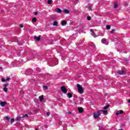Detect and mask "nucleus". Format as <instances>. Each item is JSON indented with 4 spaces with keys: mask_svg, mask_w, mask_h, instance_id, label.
<instances>
[{
    "mask_svg": "<svg viewBox=\"0 0 130 130\" xmlns=\"http://www.w3.org/2000/svg\"><path fill=\"white\" fill-rule=\"evenodd\" d=\"M44 90H47L48 89V86H46V85H44L43 87Z\"/></svg>",
    "mask_w": 130,
    "mask_h": 130,
    "instance_id": "412c9836",
    "label": "nucleus"
},
{
    "mask_svg": "<svg viewBox=\"0 0 130 130\" xmlns=\"http://www.w3.org/2000/svg\"><path fill=\"white\" fill-rule=\"evenodd\" d=\"M63 13H65V14H69L70 11L69 10L65 9L63 10Z\"/></svg>",
    "mask_w": 130,
    "mask_h": 130,
    "instance_id": "9d476101",
    "label": "nucleus"
},
{
    "mask_svg": "<svg viewBox=\"0 0 130 130\" xmlns=\"http://www.w3.org/2000/svg\"><path fill=\"white\" fill-rule=\"evenodd\" d=\"M68 114H72V112H68Z\"/></svg>",
    "mask_w": 130,
    "mask_h": 130,
    "instance_id": "58836bf2",
    "label": "nucleus"
},
{
    "mask_svg": "<svg viewBox=\"0 0 130 130\" xmlns=\"http://www.w3.org/2000/svg\"><path fill=\"white\" fill-rule=\"evenodd\" d=\"M22 118V117L18 116L17 117V118L15 119L16 121H21V119Z\"/></svg>",
    "mask_w": 130,
    "mask_h": 130,
    "instance_id": "1a4fd4ad",
    "label": "nucleus"
},
{
    "mask_svg": "<svg viewBox=\"0 0 130 130\" xmlns=\"http://www.w3.org/2000/svg\"><path fill=\"white\" fill-rule=\"evenodd\" d=\"M9 86V83H6L4 84V87L5 88H7V87H8Z\"/></svg>",
    "mask_w": 130,
    "mask_h": 130,
    "instance_id": "bb28decb",
    "label": "nucleus"
},
{
    "mask_svg": "<svg viewBox=\"0 0 130 130\" xmlns=\"http://www.w3.org/2000/svg\"><path fill=\"white\" fill-rule=\"evenodd\" d=\"M104 113V114H105V115H107V114L108 113V111H106V110H102V111Z\"/></svg>",
    "mask_w": 130,
    "mask_h": 130,
    "instance_id": "2eb2a0df",
    "label": "nucleus"
},
{
    "mask_svg": "<svg viewBox=\"0 0 130 130\" xmlns=\"http://www.w3.org/2000/svg\"><path fill=\"white\" fill-rule=\"evenodd\" d=\"M117 73H118V75H125L126 74V72L122 70H119L117 72Z\"/></svg>",
    "mask_w": 130,
    "mask_h": 130,
    "instance_id": "20e7f679",
    "label": "nucleus"
},
{
    "mask_svg": "<svg viewBox=\"0 0 130 130\" xmlns=\"http://www.w3.org/2000/svg\"><path fill=\"white\" fill-rule=\"evenodd\" d=\"M19 27H20V28H23V27H24V25H23V24H20Z\"/></svg>",
    "mask_w": 130,
    "mask_h": 130,
    "instance_id": "f704fd0d",
    "label": "nucleus"
},
{
    "mask_svg": "<svg viewBox=\"0 0 130 130\" xmlns=\"http://www.w3.org/2000/svg\"><path fill=\"white\" fill-rule=\"evenodd\" d=\"M106 28L107 30H109V29H110V28H111V26L109 25H106Z\"/></svg>",
    "mask_w": 130,
    "mask_h": 130,
    "instance_id": "5701e85b",
    "label": "nucleus"
},
{
    "mask_svg": "<svg viewBox=\"0 0 130 130\" xmlns=\"http://www.w3.org/2000/svg\"><path fill=\"white\" fill-rule=\"evenodd\" d=\"M101 111H102V110H100L98 111L96 113H93V117H94L95 119H97V118H99V116L101 115V113H100L101 112Z\"/></svg>",
    "mask_w": 130,
    "mask_h": 130,
    "instance_id": "f257e3e1",
    "label": "nucleus"
},
{
    "mask_svg": "<svg viewBox=\"0 0 130 130\" xmlns=\"http://www.w3.org/2000/svg\"><path fill=\"white\" fill-rule=\"evenodd\" d=\"M120 114H123V111L122 110H120V112H119Z\"/></svg>",
    "mask_w": 130,
    "mask_h": 130,
    "instance_id": "473e14b6",
    "label": "nucleus"
},
{
    "mask_svg": "<svg viewBox=\"0 0 130 130\" xmlns=\"http://www.w3.org/2000/svg\"><path fill=\"white\" fill-rule=\"evenodd\" d=\"M0 70H3V68L0 67Z\"/></svg>",
    "mask_w": 130,
    "mask_h": 130,
    "instance_id": "79ce46f5",
    "label": "nucleus"
},
{
    "mask_svg": "<svg viewBox=\"0 0 130 130\" xmlns=\"http://www.w3.org/2000/svg\"><path fill=\"white\" fill-rule=\"evenodd\" d=\"M38 12H35V16H36V15H38Z\"/></svg>",
    "mask_w": 130,
    "mask_h": 130,
    "instance_id": "4c0bfd02",
    "label": "nucleus"
},
{
    "mask_svg": "<svg viewBox=\"0 0 130 130\" xmlns=\"http://www.w3.org/2000/svg\"><path fill=\"white\" fill-rule=\"evenodd\" d=\"M55 12H56V13H58L59 14H60V13H61L62 11L61 10V9L59 8H56L55 10Z\"/></svg>",
    "mask_w": 130,
    "mask_h": 130,
    "instance_id": "0eeeda50",
    "label": "nucleus"
},
{
    "mask_svg": "<svg viewBox=\"0 0 130 130\" xmlns=\"http://www.w3.org/2000/svg\"><path fill=\"white\" fill-rule=\"evenodd\" d=\"M46 114H47V115L48 116H49V115H50V112H47V113H46Z\"/></svg>",
    "mask_w": 130,
    "mask_h": 130,
    "instance_id": "2f4dec72",
    "label": "nucleus"
},
{
    "mask_svg": "<svg viewBox=\"0 0 130 130\" xmlns=\"http://www.w3.org/2000/svg\"><path fill=\"white\" fill-rule=\"evenodd\" d=\"M68 95L69 97V98H72V97H73V94L71 92H69L68 93Z\"/></svg>",
    "mask_w": 130,
    "mask_h": 130,
    "instance_id": "f3484780",
    "label": "nucleus"
},
{
    "mask_svg": "<svg viewBox=\"0 0 130 130\" xmlns=\"http://www.w3.org/2000/svg\"><path fill=\"white\" fill-rule=\"evenodd\" d=\"M118 130H123V129L121 128V129H119Z\"/></svg>",
    "mask_w": 130,
    "mask_h": 130,
    "instance_id": "37998d69",
    "label": "nucleus"
},
{
    "mask_svg": "<svg viewBox=\"0 0 130 130\" xmlns=\"http://www.w3.org/2000/svg\"><path fill=\"white\" fill-rule=\"evenodd\" d=\"M41 38V36H39L38 37L35 36L34 37V39L35 40H36L37 41H40V39Z\"/></svg>",
    "mask_w": 130,
    "mask_h": 130,
    "instance_id": "39448f33",
    "label": "nucleus"
},
{
    "mask_svg": "<svg viewBox=\"0 0 130 130\" xmlns=\"http://www.w3.org/2000/svg\"><path fill=\"white\" fill-rule=\"evenodd\" d=\"M88 21H91V17L90 16H88L87 18Z\"/></svg>",
    "mask_w": 130,
    "mask_h": 130,
    "instance_id": "c85d7f7f",
    "label": "nucleus"
},
{
    "mask_svg": "<svg viewBox=\"0 0 130 130\" xmlns=\"http://www.w3.org/2000/svg\"><path fill=\"white\" fill-rule=\"evenodd\" d=\"M2 82H5V81H6V79L2 78Z\"/></svg>",
    "mask_w": 130,
    "mask_h": 130,
    "instance_id": "c9c22d12",
    "label": "nucleus"
},
{
    "mask_svg": "<svg viewBox=\"0 0 130 130\" xmlns=\"http://www.w3.org/2000/svg\"><path fill=\"white\" fill-rule=\"evenodd\" d=\"M67 21L63 20V21H62V22H61V25H62V26H64V25H67Z\"/></svg>",
    "mask_w": 130,
    "mask_h": 130,
    "instance_id": "4468645a",
    "label": "nucleus"
},
{
    "mask_svg": "<svg viewBox=\"0 0 130 130\" xmlns=\"http://www.w3.org/2000/svg\"><path fill=\"white\" fill-rule=\"evenodd\" d=\"M90 32H91V35H95V32L93 31V29H90Z\"/></svg>",
    "mask_w": 130,
    "mask_h": 130,
    "instance_id": "393cba45",
    "label": "nucleus"
},
{
    "mask_svg": "<svg viewBox=\"0 0 130 130\" xmlns=\"http://www.w3.org/2000/svg\"><path fill=\"white\" fill-rule=\"evenodd\" d=\"M39 99H40V102H41V101H42L43 99H44V97L43 96V95L40 96Z\"/></svg>",
    "mask_w": 130,
    "mask_h": 130,
    "instance_id": "ddd939ff",
    "label": "nucleus"
},
{
    "mask_svg": "<svg viewBox=\"0 0 130 130\" xmlns=\"http://www.w3.org/2000/svg\"><path fill=\"white\" fill-rule=\"evenodd\" d=\"M2 107H4V106H5V105H6V104H7L6 102H1L0 103Z\"/></svg>",
    "mask_w": 130,
    "mask_h": 130,
    "instance_id": "6e6552de",
    "label": "nucleus"
},
{
    "mask_svg": "<svg viewBox=\"0 0 130 130\" xmlns=\"http://www.w3.org/2000/svg\"><path fill=\"white\" fill-rule=\"evenodd\" d=\"M29 115L28 114H25L24 115H23L22 117H21V118H24V117H28Z\"/></svg>",
    "mask_w": 130,
    "mask_h": 130,
    "instance_id": "4be33fe9",
    "label": "nucleus"
},
{
    "mask_svg": "<svg viewBox=\"0 0 130 130\" xmlns=\"http://www.w3.org/2000/svg\"><path fill=\"white\" fill-rule=\"evenodd\" d=\"M48 4L49 5H51L52 4V0H48Z\"/></svg>",
    "mask_w": 130,
    "mask_h": 130,
    "instance_id": "b1692460",
    "label": "nucleus"
},
{
    "mask_svg": "<svg viewBox=\"0 0 130 130\" xmlns=\"http://www.w3.org/2000/svg\"><path fill=\"white\" fill-rule=\"evenodd\" d=\"M4 119H6L7 121H10V117L6 116L4 118Z\"/></svg>",
    "mask_w": 130,
    "mask_h": 130,
    "instance_id": "aec40b11",
    "label": "nucleus"
},
{
    "mask_svg": "<svg viewBox=\"0 0 130 130\" xmlns=\"http://www.w3.org/2000/svg\"><path fill=\"white\" fill-rule=\"evenodd\" d=\"M61 91L62 92V93H64V94H67V93H68V89H67V88L64 86L61 87Z\"/></svg>",
    "mask_w": 130,
    "mask_h": 130,
    "instance_id": "7ed1b4c3",
    "label": "nucleus"
},
{
    "mask_svg": "<svg viewBox=\"0 0 130 130\" xmlns=\"http://www.w3.org/2000/svg\"><path fill=\"white\" fill-rule=\"evenodd\" d=\"M102 43L103 44H106V39H103L101 41Z\"/></svg>",
    "mask_w": 130,
    "mask_h": 130,
    "instance_id": "9b49d317",
    "label": "nucleus"
},
{
    "mask_svg": "<svg viewBox=\"0 0 130 130\" xmlns=\"http://www.w3.org/2000/svg\"><path fill=\"white\" fill-rule=\"evenodd\" d=\"M114 31H115V29H113L110 31V32L112 34H113V32H114Z\"/></svg>",
    "mask_w": 130,
    "mask_h": 130,
    "instance_id": "7c9ffc66",
    "label": "nucleus"
},
{
    "mask_svg": "<svg viewBox=\"0 0 130 130\" xmlns=\"http://www.w3.org/2000/svg\"><path fill=\"white\" fill-rule=\"evenodd\" d=\"M37 21V18L34 17V18H32V23H35V22H36Z\"/></svg>",
    "mask_w": 130,
    "mask_h": 130,
    "instance_id": "dca6fc26",
    "label": "nucleus"
},
{
    "mask_svg": "<svg viewBox=\"0 0 130 130\" xmlns=\"http://www.w3.org/2000/svg\"><path fill=\"white\" fill-rule=\"evenodd\" d=\"M3 90L4 92H8V88L7 87H4Z\"/></svg>",
    "mask_w": 130,
    "mask_h": 130,
    "instance_id": "a878e982",
    "label": "nucleus"
},
{
    "mask_svg": "<svg viewBox=\"0 0 130 130\" xmlns=\"http://www.w3.org/2000/svg\"><path fill=\"white\" fill-rule=\"evenodd\" d=\"M15 121V119L14 118H12L11 119V123H13V122H14Z\"/></svg>",
    "mask_w": 130,
    "mask_h": 130,
    "instance_id": "cd10ccee",
    "label": "nucleus"
},
{
    "mask_svg": "<svg viewBox=\"0 0 130 130\" xmlns=\"http://www.w3.org/2000/svg\"><path fill=\"white\" fill-rule=\"evenodd\" d=\"M79 113H83L84 112V109L82 107H79L78 109Z\"/></svg>",
    "mask_w": 130,
    "mask_h": 130,
    "instance_id": "423d86ee",
    "label": "nucleus"
},
{
    "mask_svg": "<svg viewBox=\"0 0 130 130\" xmlns=\"http://www.w3.org/2000/svg\"><path fill=\"white\" fill-rule=\"evenodd\" d=\"M109 106H110V105H109L106 106L105 107H104V109L105 110L106 109H108L109 108Z\"/></svg>",
    "mask_w": 130,
    "mask_h": 130,
    "instance_id": "6ab92c4d",
    "label": "nucleus"
},
{
    "mask_svg": "<svg viewBox=\"0 0 130 130\" xmlns=\"http://www.w3.org/2000/svg\"><path fill=\"white\" fill-rule=\"evenodd\" d=\"M6 81H10V78L7 77L6 79Z\"/></svg>",
    "mask_w": 130,
    "mask_h": 130,
    "instance_id": "e433bc0d",
    "label": "nucleus"
},
{
    "mask_svg": "<svg viewBox=\"0 0 130 130\" xmlns=\"http://www.w3.org/2000/svg\"><path fill=\"white\" fill-rule=\"evenodd\" d=\"M89 104H91V105H94V104L93 103V102H90L89 103H88Z\"/></svg>",
    "mask_w": 130,
    "mask_h": 130,
    "instance_id": "72a5a7b5",
    "label": "nucleus"
},
{
    "mask_svg": "<svg viewBox=\"0 0 130 130\" xmlns=\"http://www.w3.org/2000/svg\"><path fill=\"white\" fill-rule=\"evenodd\" d=\"M128 103H130V100H128Z\"/></svg>",
    "mask_w": 130,
    "mask_h": 130,
    "instance_id": "a19ab883",
    "label": "nucleus"
},
{
    "mask_svg": "<svg viewBox=\"0 0 130 130\" xmlns=\"http://www.w3.org/2000/svg\"><path fill=\"white\" fill-rule=\"evenodd\" d=\"M77 88L78 89V91L80 94H83L84 93V89H83V87L81 86V85L79 84H77Z\"/></svg>",
    "mask_w": 130,
    "mask_h": 130,
    "instance_id": "f03ea898",
    "label": "nucleus"
},
{
    "mask_svg": "<svg viewBox=\"0 0 130 130\" xmlns=\"http://www.w3.org/2000/svg\"><path fill=\"white\" fill-rule=\"evenodd\" d=\"M118 7V5L117 4V3H115L114 4V9H116Z\"/></svg>",
    "mask_w": 130,
    "mask_h": 130,
    "instance_id": "a211bd4d",
    "label": "nucleus"
},
{
    "mask_svg": "<svg viewBox=\"0 0 130 130\" xmlns=\"http://www.w3.org/2000/svg\"><path fill=\"white\" fill-rule=\"evenodd\" d=\"M53 26H58V22L57 21H54Z\"/></svg>",
    "mask_w": 130,
    "mask_h": 130,
    "instance_id": "f8f14e48",
    "label": "nucleus"
},
{
    "mask_svg": "<svg viewBox=\"0 0 130 130\" xmlns=\"http://www.w3.org/2000/svg\"><path fill=\"white\" fill-rule=\"evenodd\" d=\"M88 10H92V6H89L88 7Z\"/></svg>",
    "mask_w": 130,
    "mask_h": 130,
    "instance_id": "c756f323",
    "label": "nucleus"
},
{
    "mask_svg": "<svg viewBox=\"0 0 130 130\" xmlns=\"http://www.w3.org/2000/svg\"><path fill=\"white\" fill-rule=\"evenodd\" d=\"M119 114H120L119 113H116V115H119Z\"/></svg>",
    "mask_w": 130,
    "mask_h": 130,
    "instance_id": "ea45409f",
    "label": "nucleus"
},
{
    "mask_svg": "<svg viewBox=\"0 0 130 130\" xmlns=\"http://www.w3.org/2000/svg\"><path fill=\"white\" fill-rule=\"evenodd\" d=\"M35 129H36V130H38V128H36Z\"/></svg>",
    "mask_w": 130,
    "mask_h": 130,
    "instance_id": "c03bdc74",
    "label": "nucleus"
}]
</instances>
